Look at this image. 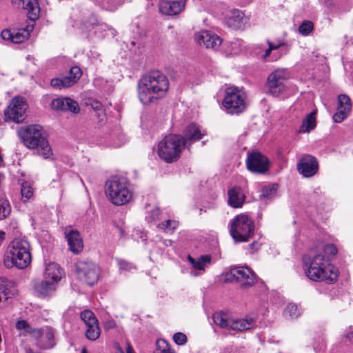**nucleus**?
Masks as SVG:
<instances>
[{"instance_id":"f257e3e1","label":"nucleus","mask_w":353,"mask_h":353,"mask_svg":"<svg viewBox=\"0 0 353 353\" xmlns=\"http://www.w3.org/2000/svg\"><path fill=\"white\" fill-rule=\"evenodd\" d=\"M168 78L159 70L143 75L138 83L140 101L144 105L150 104L164 97L169 89Z\"/></svg>"},{"instance_id":"f03ea898","label":"nucleus","mask_w":353,"mask_h":353,"mask_svg":"<svg viewBox=\"0 0 353 353\" xmlns=\"http://www.w3.org/2000/svg\"><path fill=\"white\" fill-rule=\"evenodd\" d=\"M31 261L30 245L27 240L16 238L10 243L3 260L6 268L24 269L30 264Z\"/></svg>"},{"instance_id":"7ed1b4c3","label":"nucleus","mask_w":353,"mask_h":353,"mask_svg":"<svg viewBox=\"0 0 353 353\" xmlns=\"http://www.w3.org/2000/svg\"><path fill=\"white\" fill-rule=\"evenodd\" d=\"M20 136L28 148L37 149V154L43 159H48L53 156L52 150L41 126L28 125L20 131Z\"/></svg>"},{"instance_id":"20e7f679","label":"nucleus","mask_w":353,"mask_h":353,"mask_svg":"<svg viewBox=\"0 0 353 353\" xmlns=\"http://www.w3.org/2000/svg\"><path fill=\"white\" fill-rule=\"evenodd\" d=\"M105 188L108 199L115 205L126 204L132 197L130 183L125 177H111L106 181Z\"/></svg>"},{"instance_id":"39448f33","label":"nucleus","mask_w":353,"mask_h":353,"mask_svg":"<svg viewBox=\"0 0 353 353\" xmlns=\"http://www.w3.org/2000/svg\"><path fill=\"white\" fill-rule=\"evenodd\" d=\"M255 230L252 219L245 214L235 216L230 222L229 232L236 242H247L253 236Z\"/></svg>"},{"instance_id":"423d86ee","label":"nucleus","mask_w":353,"mask_h":353,"mask_svg":"<svg viewBox=\"0 0 353 353\" xmlns=\"http://www.w3.org/2000/svg\"><path fill=\"white\" fill-rule=\"evenodd\" d=\"M184 148L181 135L169 134L159 141L157 146V154L164 161L172 163L179 158L182 150Z\"/></svg>"},{"instance_id":"0eeeda50","label":"nucleus","mask_w":353,"mask_h":353,"mask_svg":"<svg viewBox=\"0 0 353 353\" xmlns=\"http://www.w3.org/2000/svg\"><path fill=\"white\" fill-rule=\"evenodd\" d=\"M245 94L236 87H229L225 90L223 107L228 114H238L245 109Z\"/></svg>"},{"instance_id":"6e6552de","label":"nucleus","mask_w":353,"mask_h":353,"mask_svg":"<svg viewBox=\"0 0 353 353\" xmlns=\"http://www.w3.org/2000/svg\"><path fill=\"white\" fill-rule=\"evenodd\" d=\"M76 271L78 279L88 285H94L99 280L100 270L99 266L92 261H77Z\"/></svg>"},{"instance_id":"1a4fd4ad","label":"nucleus","mask_w":353,"mask_h":353,"mask_svg":"<svg viewBox=\"0 0 353 353\" xmlns=\"http://www.w3.org/2000/svg\"><path fill=\"white\" fill-rule=\"evenodd\" d=\"M290 78V72L285 68H278L270 74L267 79L268 92L277 97L285 89V81Z\"/></svg>"},{"instance_id":"9d476101","label":"nucleus","mask_w":353,"mask_h":353,"mask_svg":"<svg viewBox=\"0 0 353 353\" xmlns=\"http://www.w3.org/2000/svg\"><path fill=\"white\" fill-rule=\"evenodd\" d=\"M226 281L236 280L243 288L253 286L256 282L255 273L248 266L234 267L227 274Z\"/></svg>"},{"instance_id":"9b49d317","label":"nucleus","mask_w":353,"mask_h":353,"mask_svg":"<svg viewBox=\"0 0 353 353\" xmlns=\"http://www.w3.org/2000/svg\"><path fill=\"white\" fill-rule=\"evenodd\" d=\"M27 108L28 105L23 97H14L5 110L6 120H10L15 123L23 122L26 118Z\"/></svg>"},{"instance_id":"f8f14e48","label":"nucleus","mask_w":353,"mask_h":353,"mask_svg":"<svg viewBox=\"0 0 353 353\" xmlns=\"http://www.w3.org/2000/svg\"><path fill=\"white\" fill-rule=\"evenodd\" d=\"M34 26L28 24L24 27H12L5 29L1 32V36L5 41H9L14 43H21L28 39L30 33L33 30Z\"/></svg>"},{"instance_id":"ddd939ff","label":"nucleus","mask_w":353,"mask_h":353,"mask_svg":"<svg viewBox=\"0 0 353 353\" xmlns=\"http://www.w3.org/2000/svg\"><path fill=\"white\" fill-rule=\"evenodd\" d=\"M246 166L253 173L262 174L268 170L269 160L261 152L254 151L248 154Z\"/></svg>"},{"instance_id":"4468645a","label":"nucleus","mask_w":353,"mask_h":353,"mask_svg":"<svg viewBox=\"0 0 353 353\" xmlns=\"http://www.w3.org/2000/svg\"><path fill=\"white\" fill-rule=\"evenodd\" d=\"M305 275L314 281H325L327 283L335 282L338 277V272H332L327 268L310 267L304 268Z\"/></svg>"},{"instance_id":"2eb2a0df","label":"nucleus","mask_w":353,"mask_h":353,"mask_svg":"<svg viewBox=\"0 0 353 353\" xmlns=\"http://www.w3.org/2000/svg\"><path fill=\"white\" fill-rule=\"evenodd\" d=\"M303 260L304 268H327L332 272H338L337 269L330 263L328 258L322 252L315 254L313 256L305 255Z\"/></svg>"},{"instance_id":"dca6fc26","label":"nucleus","mask_w":353,"mask_h":353,"mask_svg":"<svg viewBox=\"0 0 353 353\" xmlns=\"http://www.w3.org/2000/svg\"><path fill=\"white\" fill-rule=\"evenodd\" d=\"M206 134L205 130L195 123L188 125L184 130L182 142L184 147H189L193 142L201 139Z\"/></svg>"},{"instance_id":"f3484780","label":"nucleus","mask_w":353,"mask_h":353,"mask_svg":"<svg viewBox=\"0 0 353 353\" xmlns=\"http://www.w3.org/2000/svg\"><path fill=\"white\" fill-rule=\"evenodd\" d=\"M319 164L316 159L312 155H305L297 164L299 172L305 177L314 176L318 171Z\"/></svg>"},{"instance_id":"a211bd4d","label":"nucleus","mask_w":353,"mask_h":353,"mask_svg":"<svg viewBox=\"0 0 353 353\" xmlns=\"http://www.w3.org/2000/svg\"><path fill=\"white\" fill-rule=\"evenodd\" d=\"M64 235L69 250L75 254L81 253L83 249V241L79 232L69 227L65 229Z\"/></svg>"},{"instance_id":"6ab92c4d","label":"nucleus","mask_w":353,"mask_h":353,"mask_svg":"<svg viewBox=\"0 0 353 353\" xmlns=\"http://www.w3.org/2000/svg\"><path fill=\"white\" fill-rule=\"evenodd\" d=\"M33 338L37 340L38 345L43 348H52L55 345L54 331L49 327L37 329Z\"/></svg>"},{"instance_id":"aec40b11","label":"nucleus","mask_w":353,"mask_h":353,"mask_svg":"<svg viewBox=\"0 0 353 353\" xmlns=\"http://www.w3.org/2000/svg\"><path fill=\"white\" fill-rule=\"evenodd\" d=\"M352 110L350 98L346 94L338 96L337 111L333 115V120L335 123H341L350 114Z\"/></svg>"},{"instance_id":"412c9836","label":"nucleus","mask_w":353,"mask_h":353,"mask_svg":"<svg viewBox=\"0 0 353 353\" xmlns=\"http://www.w3.org/2000/svg\"><path fill=\"white\" fill-rule=\"evenodd\" d=\"M11 2L15 7L26 10L28 17L31 21L39 19L40 8L37 0H12Z\"/></svg>"},{"instance_id":"4be33fe9","label":"nucleus","mask_w":353,"mask_h":353,"mask_svg":"<svg viewBox=\"0 0 353 353\" xmlns=\"http://www.w3.org/2000/svg\"><path fill=\"white\" fill-rule=\"evenodd\" d=\"M185 0L179 1H161L159 3L160 12L165 15L173 16L179 14L184 10Z\"/></svg>"},{"instance_id":"5701e85b","label":"nucleus","mask_w":353,"mask_h":353,"mask_svg":"<svg viewBox=\"0 0 353 353\" xmlns=\"http://www.w3.org/2000/svg\"><path fill=\"white\" fill-rule=\"evenodd\" d=\"M51 107L55 110L70 111L74 114L78 113L80 110L78 103L69 97L53 99Z\"/></svg>"},{"instance_id":"b1692460","label":"nucleus","mask_w":353,"mask_h":353,"mask_svg":"<svg viewBox=\"0 0 353 353\" xmlns=\"http://www.w3.org/2000/svg\"><path fill=\"white\" fill-rule=\"evenodd\" d=\"M197 41L200 45L203 44L207 48L216 50L221 44L222 39L216 34L208 30H204L199 32Z\"/></svg>"},{"instance_id":"393cba45","label":"nucleus","mask_w":353,"mask_h":353,"mask_svg":"<svg viewBox=\"0 0 353 353\" xmlns=\"http://www.w3.org/2000/svg\"><path fill=\"white\" fill-rule=\"evenodd\" d=\"M268 44V48L265 50L262 57L264 60L268 61H276L282 57V54L279 50L283 47L286 46L287 43L282 39H277L275 41H267Z\"/></svg>"},{"instance_id":"a878e982","label":"nucleus","mask_w":353,"mask_h":353,"mask_svg":"<svg viewBox=\"0 0 353 353\" xmlns=\"http://www.w3.org/2000/svg\"><path fill=\"white\" fill-rule=\"evenodd\" d=\"M188 259L192 266L190 274L194 276H199L205 272V268L211 262V256L209 255L201 256L196 259L189 255Z\"/></svg>"},{"instance_id":"bb28decb","label":"nucleus","mask_w":353,"mask_h":353,"mask_svg":"<svg viewBox=\"0 0 353 353\" xmlns=\"http://www.w3.org/2000/svg\"><path fill=\"white\" fill-rule=\"evenodd\" d=\"M63 275V270L57 263L50 262L46 264L43 275L44 279L57 285Z\"/></svg>"},{"instance_id":"cd10ccee","label":"nucleus","mask_w":353,"mask_h":353,"mask_svg":"<svg viewBox=\"0 0 353 353\" xmlns=\"http://www.w3.org/2000/svg\"><path fill=\"white\" fill-rule=\"evenodd\" d=\"M17 293L14 282L5 278H0V303L6 301Z\"/></svg>"},{"instance_id":"c85d7f7f","label":"nucleus","mask_w":353,"mask_h":353,"mask_svg":"<svg viewBox=\"0 0 353 353\" xmlns=\"http://www.w3.org/2000/svg\"><path fill=\"white\" fill-rule=\"evenodd\" d=\"M245 196L241 188L234 187L228 191V203L234 208H241Z\"/></svg>"},{"instance_id":"c756f323","label":"nucleus","mask_w":353,"mask_h":353,"mask_svg":"<svg viewBox=\"0 0 353 353\" xmlns=\"http://www.w3.org/2000/svg\"><path fill=\"white\" fill-rule=\"evenodd\" d=\"M255 323L256 321L252 317L232 319L230 330L242 332L251 329Z\"/></svg>"},{"instance_id":"7c9ffc66","label":"nucleus","mask_w":353,"mask_h":353,"mask_svg":"<svg viewBox=\"0 0 353 353\" xmlns=\"http://www.w3.org/2000/svg\"><path fill=\"white\" fill-rule=\"evenodd\" d=\"M316 114L317 110L315 109L306 116L303 121L302 125L299 128V132L300 133L310 132L315 128L316 125Z\"/></svg>"},{"instance_id":"2f4dec72","label":"nucleus","mask_w":353,"mask_h":353,"mask_svg":"<svg viewBox=\"0 0 353 353\" xmlns=\"http://www.w3.org/2000/svg\"><path fill=\"white\" fill-rule=\"evenodd\" d=\"M56 287L57 284L43 278V281L35 285L34 288L41 296H48L55 291Z\"/></svg>"},{"instance_id":"473e14b6","label":"nucleus","mask_w":353,"mask_h":353,"mask_svg":"<svg viewBox=\"0 0 353 353\" xmlns=\"http://www.w3.org/2000/svg\"><path fill=\"white\" fill-rule=\"evenodd\" d=\"M245 21L244 14L239 10H234L229 18L228 23L234 28H240Z\"/></svg>"},{"instance_id":"72a5a7b5","label":"nucleus","mask_w":353,"mask_h":353,"mask_svg":"<svg viewBox=\"0 0 353 353\" xmlns=\"http://www.w3.org/2000/svg\"><path fill=\"white\" fill-rule=\"evenodd\" d=\"M214 323L222 328L230 330L232 319L223 312H215L213 316Z\"/></svg>"},{"instance_id":"f704fd0d","label":"nucleus","mask_w":353,"mask_h":353,"mask_svg":"<svg viewBox=\"0 0 353 353\" xmlns=\"http://www.w3.org/2000/svg\"><path fill=\"white\" fill-rule=\"evenodd\" d=\"M21 201L24 203L29 201L34 195L33 188L30 183L24 181L21 185Z\"/></svg>"},{"instance_id":"c9c22d12","label":"nucleus","mask_w":353,"mask_h":353,"mask_svg":"<svg viewBox=\"0 0 353 353\" xmlns=\"http://www.w3.org/2000/svg\"><path fill=\"white\" fill-rule=\"evenodd\" d=\"M277 190V185L276 184H271L268 186H265L261 190V193L260 195L261 199L263 200H272L276 196Z\"/></svg>"},{"instance_id":"e433bc0d","label":"nucleus","mask_w":353,"mask_h":353,"mask_svg":"<svg viewBox=\"0 0 353 353\" xmlns=\"http://www.w3.org/2000/svg\"><path fill=\"white\" fill-rule=\"evenodd\" d=\"M84 26L88 30L90 31L92 30H95V32L101 30L103 29V26H106L105 24L100 23L97 16L94 14L89 17L88 21L85 23Z\"/></svg>"},{"instance_id":"4c0bfd02","label":"nucleus","mask_w":353,"mask_h":353,"mask_svg":"<svg viewBox=\"0 0 353 353\" xmlns=\"http://www.w3.org/2000/svg\"><path fill=\"white\" fill-rule=\"evenodd\" d=\"M100 334L101 330L98 323L86 326L85 336L88 339L95 341L99 337Z\"/></svg>"},{"instance_id":"58836bf2","label":"nucleus","mask_w":353,"mask_h":353,"mask_svg":"<svg viewBox=\"0 0 353 353\" xmlns=\"http://www.w3.org/2000/svg\"><path fill=\"white\" fill-rule=\"evenodd\" d=\"M15 327L17 330L23 333L30 334L32 337L34 332L37 330L33 328L26 321L21 319L17 321Z\"/></svg>"},{"instance_id":"ea45409f","label":"nucleus","mask_w":353,"mask_h":353,"mask_svg":"<svg viewBox=\"0 0 353 353\" xmlns=\"http://www.w3.org/2000/svg\"><path fill=\"white\" fill-rule=\"evenodd\" d=\"M81 319L84 322L85 326L98 323V320L94 314L90 310L83 311L81 313Z\"/></svg>"},{"instance_id":"a19ab883","label":"nucleus","mask_w":353,"mask_h":353,"mask_svg":"<svg viewBox=\"0 0 353 353\" xmlns=\"http://www.w3.org/2000/svg\"><path fill=\"white\" fill-rule=\"evenodd\" d=\"M156 346L154 353H175V352L170 348V345L166 341L163 339L157 340Z\"/></svg>"},{"instance_id":"79ce46f5","label":"nucleus","mask_w":353,"mask_h":353,"mask_svg":"<svg viewBox=\"0 0 353 353\" xmlns=\"http://www.w3.org/2000/svg\"><path fill=\"white\" fill-rule=\"evenodd\" d=\"M82 72L78 66H74L70 68L69 75L65 77L69 79L68 82L70 83V86L74 85L81 77Z\"/></svg>"},{"instance_id":"37998d69","label":"nucleus","mask_w":353,"mask_h":353,"mask_svg":"<svg viewBox=\"0 0 353 353\" xmlns=\"http://www.w3.org/2000/svg\"><path fill=\"white\" fill-rule=\"evenodd\" d=\"M11 212V206L8 200L0 199V220L7 218Z\"/></svg>"},{"instance_id":"c03bdc74","label":"nucleus","mask_w":353,"mask_h":353,"mask_svg":"<svg viewBox=\"0 0 353 353\" xmlns=\"http://www.w3.org/2000/svg\"><path fill=\"white\" fill-rule=\"evenodd\" d=\"M178 225L179 222L177 221L168 219L159 223L157 227L165 232H172L178 227Z\"/></svg>"},{"instance_id":"a18cd8bd","label":"nucleus","mask_w":353,"mask_h":353,"mask_svg":"<svg viewBox=\"0 0 353 353\" xmlns=\"http://www.w3.org/2000/svg\"><path fill=\"white\" fill-rule=\"evenodd\" d=\"M70 80L66 79V77H63L61 79L54 78L51 80L50 84L52 87L57 89H61L64 88H68L70 86V83L68 82Z\"/></svg>"},{"instance_id":"49530a36","label":"nucleus","mask_w":353,"mask_h":353,"mask_svg":"<svg viewBox=\"0 0 353 353\" xmlns=\"http://www.w3.org/2000/svg\"><path fill=\"white\" fill-rule=\"evenodd\" d=\"M117 263L119 270L123 272H130L136 269L133 263L122 259H117Z\"/></svg>"},{"instance_id":"de8ad7c7","label":"nucleus","mask_w":353,"mask_h":353,"mask_svg":"<svg viewBox=\"0 0 353 353\" xmlns=\"http://www.w3.org/2000/svg\"><path fill=\"white\" fill-rule=\"evenodd\" d=\"M285 314L286 316H289L291 318H297L300 314V312L296 305L290 303L287 305L285 310Z\"/></svg>"},{"instance_id":"09e8293b","label":"nucleus","mask_w":353,"mask_h":353,"mask_svg":"<svg viewBox=\"0 0 353 353\" xmlns=\"http://www.w3.org/2000/svg\"><path fill=\"white\" fill-rule=\"evenodd\" d=\"M160 210L158 208H152L147 212L145 219L148 222H155L159 219Z\"/></svg>"},{"instance_id":"8fccbe9b","label":"nucleus","mask_w":353,"mask_h":353,"mask_svg":"<svg viewBox=\"0 0 353 353\" xmlns=\"http://www.w3.org/2000/svg\"><path fill=\"white\" fill-rule=\"evenodd\" d=\"M313 30V23L310 21H305L299 28V32L302 35H308Z\"/></svg>"},{"instance_id":"3c124183","label":"nucleus","mask_w":353,"mask_h":353,"mask_svg":"<svg viewBox=\"0 0 353 353\" xmlns=\"http://www.w3.org/2000/svg\"><path fill=\"white\" fill-rule=\"evenodd\" d=\"M128 139L125 134L119 133L113 140V146L114 148H120L127 142Z\"/></svg>"},{"instance_id":"603ef678","label":"nucleus","mask_w":353,"mask_h":353,"mask_svg":"<svg viewBox=\"0 0 353 353\" xmlns=\"http://www.w3.org/2000/svg\"><path fill=\"white\" fill-rule=\"evenodd\" d=\"M173 340L176 344L183 345L187 342V336L182 332H177L174 334Z\"/></svg>"},{"instance_id":"864d4df0","label":"nucleus","mask_w":353,"mask_h":353,"mask_svg":"<svg viewBox=\"0 0 353 353\" xmlns=\"http://www.w3.org/2000/svg\"><path fill=\"white\" fill-rule=\"evenodd\" d=\"M321 252H322L323 254V252L325 254L329 253L331 255L334 256L337 253V249L334 245L328 244L325 246L324 250L323 251H321Z\"/></svg>"},{"instance_id":"5fc2aeb1","label":"nucleus","mask_w":353,"mask_h":353,"mask_svg":"<svg viewBox=\"0 0 353 353\" xmlns=\"http://www.w3.org/2000/svg\"><path fill=\"white\" fill-rule=\"evenodd\" d=\"M345 339L350 341V343H353V327H350L344 334Z\"/></svg>"},{"instance_id":"6e6d98bb","label":"nucleus","mask_w":353,"mask_h":353,"mask_svg":"<svg viewBox=\"0 0 353 353\" xmlns=\"http://www.w3.org/2000/svg\"><path fill=\"white\" fill-rule=\"evenodd\" d=\"M250 249L256 251L259 249V244L257 242H253L249 245Z\"/></svg>"},{"instance_id":"4d7b16f0","label":"nucleus","mask_w":353,"mask_h":353,"mask_svg":"<svg viewBox=\"0 0 353 353\" xmlns=\"http://www.w3.org/2000/svg\"><path fill=\"white\" fill-rule=\"evenodd\" d=\"M115 326V323L113 321L107 322L105 324V327L107 329L112 328Z\"/></svg>"},{"instance_id":"13d9d810","label":"nucleus","mask_w":353,"mask_h":353,"mask_svg":"<svg viewBox=\"0 0 353 353\" xmlns=\"http://www.w3.org/2000/svg\"><path fill=\"white\" fill-rule=\"evenodd\" d=\"M325 347V344L324 343H322V345L319 347V349H318V347L316 346H314V350L316 352H321V350H323V347Z\"/></svg>"},{"instance_id":"bf43d9fd","label":"nucleus","mask_w":353,"mask_h":353,"mask_svg":"<svg viewBox=\"0 0 353 353\" xmlns=\"http://www.w3.org/2000/svg\"><path fill=\"white\" fill-rule=\"evenodd\" d=\"M6 236V233L3 231L0 230V241H2Z\"/></svg>"},{"instance_id":"052dcab7","label":"nucleus","mask_w":353,"mask_h":353,"mask_svg":"<svg viewBox=\"0 0 353 353\" xmlns=\"http://www.w3.org/2000/svg\"><path fill=\"white\" fill-rule=\"evenodd\" d=\"M132 352H133L132 347L131 346L128 345V349H127V353H132Z\"/></svg>"},{"instance_id":"680f3d73","label":"nucleus","mask_w":353,"mask_h":353,"mask_svg":"<svg viewBox=\"0 0 353 353\" xmlns=\"http://www.w3.org/2000/svg\"><path fill=\"white\" fill-rule=\"evenodd\" d=\"M100 105H101L100 103H99L98 102H96V105H95V106H94V108L99 109Z\"/></svg>"},{"instance_id":"e2e57ef3","label":"nucleus","mask_w":353,"mask_h":353,"mask_svg":"<svg viewBox=\"0 0 353 353\" xmlns=\"http://www.w3.org/2000/svg\"><path fill=\"white\" fill-rule=\"evenodd\" d=\"M26 353H37V352H33L32 350L30 349H28V350H26Z\"/></svg>"},{"instance_id":"0e129e2a","label":"nucleus","mask_w":353,"mask_h":353,"mask_svg":"<svg viewBox=\"0 0 353 353\" xmlns=\"http://www.w3.org/2000/svg\"><path fill=\"white\" fill-rule=\"evenodd\" d=\"M81 353H87V352H86V350H85V349H83V350H82Z\"/></svg>"}]
</instances>
